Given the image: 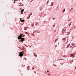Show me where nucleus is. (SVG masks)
I'll return each instance as SVG.
<instances>
[{
    "instance_id": "f257e3e1",
    "label": "nucleus",
    "mask_w": 76,
    "mask_h": 76,
    "mask_svg": "<svg viewBox=\"0 0 76 76\" xmlns=\"http://www.w3.org/2000/svg\"><path fill=\"white\" fill-rule=\"evenodd\" d=\"M24 53L23 52H21L19 53V56H20V57H22L23 56V54H24Z\"/></svg>"
},
{
    "instance_id": "f03ea898",
    "label": "nucleus",
    "mask_w": 76,
    "mask_h": 76,
    "mask_svg": "<svg viewBox=\"0 0 76 76\" xmlns=\"http://www.w3.org/2000/svg\"><path fill=\"white\" fill-rule=\"evenodd\" d=\"M22 37H23V34H20V36H19L18 37V39H20V38H22Z\"/></svg>"
},
{
    "instance_id": "7ed1b4c3",
    "label": "nucleus",
    "mask_w": 76,
    "mask_h": 76,
    "mask_svg": "<svg viewBox=\"0 0 76 76\" xmlns=\"http://www.w3.org/2000/svg\"><path fill=\"white\" fill-rule=\"evenodd\" d=\"M20 41H21V42H23V41H25V38H20Z\"/></svg>"
},
{
    "instance_id": "20e7f679",
    "label": "nucleus",
    "mask_w": 76,
    "mask_h": 76,
    "mask_svg": "<svg viewBox=\"0 0 76 76\" xmlns=\"http://www.w3.org/2000/svg\"><path fill=\"white\" fill-rule=\"evenodd\" d=\"M75 55L74 54H72L70 55V56H71V57H73V56H74Z\"/></svg>"
},
{
    "instance_id": "39448f33",
    "label": "nucleus",
    "mask_w": 76,
    "mask_h": 76,
    "mask_svg": "<svg viewBox=\"0 0 76 76\" xmlns=\"http://www.w3.org/2000/svg\"><path fill=\"white\" fill-rule=\"evenodd\" d=\"M20 20L22 22H24V20H22L21 18H20Z\"/></svg>"
},
{
    "instance_id": "423d86ee",
    "label": "nucleus",
    "mask_w": 76,
    "mask_h": 76,
    "mask_svg": "<svg viewBox=\"0 0 76 76\" xmlns=\"http://www.w3.org/2000/svg\"><path fill=\"white\" fill-rule=\"evenodd\" d=\"M65 31H66V29H64L63 30L62 32H63V33H64V32Z\"/></svg>"
},
{
    "instance_id": "0eeeda50",
    "label": "nucleus",
    "mask_w": 76,
    "mask_h": 76,
    "mask_svg": "<svg viewBox=\"0 0 76 76\" xmlns=\"http://www.w3.org/2000/svg\"><path fill=\"white\" fill-rule=\"evenodd\" d=\"M34 56L35 57H37V55H36L35 53L34 54Z\"/></svg>"
},
{
    "instance_id": "6e6552de",
    "label": "nucleus",
    "mask_w": 76,
    "mask_h": 76,
    "mask_svg": "<svg viewBox=\"0 0 76 76\" xmlns=\"http://www.w3.org/2000/svg\"><path fill=\"white\" fill-rule=\"evenodd\" d=\"M24 11V9H23V10H21V12H23Z\"/></svg>"
},
{
    "instance_id": "1a4fd4ad",
    "label": "nucleus",
    "mask_w": 76,
    "mask_h": 76,
    "mask_svg": "<svg viewBox=\"0 0 76 76\" xmlns=\"http://www.w3.org/2000/svg\"><path fill=\"white\" fill-rule=\"evenodd\" d=\"M70 45V44H69V45H68L67 46V48L68 47H69Z\"/></svg>"
},
{
    "instance_id": "9d476101",
    "label": "nucleus",
    "mask_w": 76,
    "mask_h": 76,
    "mask_svg": "<svg viewBox=\"0 0 76 76\" xmlns=\"http://www.w3.org/2000/svg\"><path fill=\"white\" fill-rule=\"evenodd\" d=\"M53 2H52V3H51V6H52L53 4Z\"/></svg>"
},
{
    "instance_id": "9b49d317",
    "label": "nucleus",
    "mask_w": 76,
    "mask_h": 76,
    "mask_svg": "<svg viewBox=\"0 0 76 76\" xmlns=\"http://www.w3.org/2000/svg\"><path fill=\"white\" fill-rule=\"evenodd\" d=\"M65 12V9H64L63 10V12L64 13Z\"/></svg>"
},
{
    "instance_id": "f8f14e48",
    "label": "nucleus",
    "mask_w": 76,
    "mask_h": 76,
    "mask_svg": "<svg viewBox=\"0 0 76 76\" xmlns=\"http://www.w3.org/2000/svg\"><path fill=\"white\" fill-rule=\"evenodd\" d=\"M72 24V22H71L69 24V26H70Z\"/></svg>"
},
{
    "instance_id": "ddd939ff",
    "label": "nucleus",
    "mask_w": 76,
    "mask_h": 76,
    "mask_svg": "<svg viewBox=\"0 0 76 76\" xmlns=\"http://www.w3.org/2000/svg\"><path fill=\"white\" fill-rule=\"evenodd\" d=\"M16 0H15L14 1V3H15V1Z\"/></svg>"
},
{
    "instance_id": "4468645a",
    "label": "nucleus",
    "mask_w": 76,
    "mask_h": 76,
    "mask_svg": "<svg viewBox=\"0 0 76 76\" xmlns=\"http://www.w3.org/2000/svg\"><path fill=\"white\" fill-rule=\"evenodd\" d=\"M21 14H23V12H21Z\"/></svg>"
},
{
    "instance_id": "2eb2a0df",
    "label": "nucleus",
    "mask_w": 76,
    "mask_h": 76,
    "mask_svg": "<svg viewBox=\"0 0 76 76\" xmlns=\"http://www.w3.org/2000/svg\"><path fill=\"white\" fill-rule=\"evenodd\" d=\"M24 36H25V34L23 35V37H24Z\"/></svg>"
},
{
    "instance_id": "dca6fc26",
    "label": "nucleus",
    "mask_w": 76,
    "mask_h": 76,
    "mask_svg": "<svg viewBox=\"0 0 76 76\" xmlns=\"http://www.w3.org/2000/svg\"><path fill=\"white\" fill-rule=\"evenodd\" d=\"M25 34H28V33H27V32H25Z\"/></svg>"
},
{
    "instance_id": "f3484780",
    "label": "nucleus",
    "mask_w": 76,
    "mask_h": 76,
    "mask_svg": "<svg viewBox=\"0 0 76 76\" xmlns=\"http://www.w3.org/2000/svg\"><path fill=\"white\" fill-rule=\"evenodd\" d=\"M72 45L73 46L74 45H75V44H72Z\"/></svg>"
},
{
    "instance_id": "a211bd4d",
    "label": "nucleus",
    "mask_w": 76,
    "mask_h": 76,
    "mask_svg": "<svg viewBox=\"0 0 76 76\" xmlns=\"http://www.w3.org/2000/svg\"><path fill=\"white\" fill-rule=\"evenodd\" d=\"M73 8H71L72 10H73Z\"/></svg>"
},
{
    "instance_id": "6ab92c4d",
    "label": "nucleus",
    "mask_w": 76,
    "mask_h": 76,
    "mask_svg": "<svg viewBox=\"0 0 76 76\" xmlns=\"http://www.w3.org/2000/svg\"><path fill=\"white\" fill-rule=\"evenodd\" d=\"M64 39H65V38H64V39H63V40H64Z\"/></svg>"
},
{
    "instance_id": "aec40b11",
    "label": "nucleus",
    "mask_w": 76,
    "mask_h": 76,
    "mask_svg": "<svg viewBox=\"0 0 76 76\" xmlns=\"http://www.w3.org/2000/svg\"><path fill=\"white\" fill-rule=\"evenodd\" d=\"M44 16H46V14H44Z\"/></svg>"
},
{
    "instance_id": "412c9836",
    "label": "nucleus",
    "mask_w": 76,
    "mask_h": 76,
    "mask_svg": "<svg viewBox=\"0 0 76 76\" xmlns=\"http://www.w3.org/2000/svg\"><path fill=\"white\" fill-rule=\"evenodd\" d=\"M53 20H54V19H55V18H53Z\"/></svg>"
},
{
    "instance_id": "4be33fe9",
    "label": "nucleus",
    "mask_w": 76,
    "mask_h": 76,
    "mask_svg": "<svg viewBox=\"0 0 76 76\" xmlns=\"http://www.w3.org/2000/svg\"><path fill=\"white\" fill-rule=\"evenodd\" d=\"M53 27H54L55 26V25H54L53 26Z\"/></svg>"
},
{
    "instance_id": "5701e85b",
    "label": "nucleus",
    "mask_w": 76,
    "mask_h": 76,
    "mask_svg": "<svg viewBox=\"0 0 76 76\" xmlns=\"http://www.w3.org/2000/svg\"><path fill=\"white\" fill-rule=\"evenodd\" d=\"M25 46H26V47H28V46H27L26 45H25Z\"/></svg>"
},
{
    "instance_id": "b1692460",
    "label": "nucleus",
    "mask_w": 76,
    "mask_h": 76,
    "mask_svg": "<svg viewBox=\"0 0 76 76\" xmlns=\"http://www.w3.org/2000/svg\"><path fill=\"white\" fill-rule=\"evenodd\" d=\"M47 72L48 73L49 72V71H47Z\"/></svg>"
},
{
    "instance_id": "393cba45",
    "label": "nucleus",
    "mask_w": 76,
    "mask_h": 76,
    "mask_svg": "<svg viewBox=\"0 0 76 76\" xmlns=\"http://www.w3.org/2000/svg\"><path fill=\"white\" fill-rule=\"evenodd\" d=\"M25 60H26V58H24Z\"/></svg>"
},
{
    "instance_id": "a878e982",
    "label": "nucleus",
    "mask_w": 76,
    "mask_h": 76,
    "mask_svg": "<svg viewBox=\"0 0 76 76\" xmlns=\"http://www.w3.org/2000/svg\"><path fill=\"white\" fill-rule=\"evenodd\" d=\"M32 69H34V68H32Z\"/></svg>"
},
{
    "instance_id": "bb28decb",
    "label": "nucleus",
    "mask_w": 76,
    "mask_h": 76,
    "mask_svg": "<svg viewBox=\"0 0 76 76\" xmlns=\"http://www.w3.org/2000/svg\"><path fill=\"white\" fill-rule=\"evenodd\" d=\"M75 69H76V67L75 68Z\"/></svg>"
},
{
    "instance_id": "cd10ccee",
    "label": "nucleus",
    "mask_w": 76,
    "mask_h": 76,
    "mask_svg": "<svg viewBox=\"0 0 76 76\" xmlns=\"http://www.w3.org/2000/svg\"><path fill=\"white\" fill-rule=\"evenodd\" d=\"M18 48H20L19 47H18Z\"/></svg>"
},
{
    "instance_id": "c85d7f7f",
    "label": "nucleus",
    "mask_w": 76,
    "mask_h": 76,
    "mask_svg": "<svg viewBox=\"0 0 76 76\" xmlns=\"http://www.w3.org/2000/svg\"><path fill=\"white\" fill-rule=\"evenodd\" d=\"M56 40H57V39H56Z\"/></svg>"
},
{
    "instance_id": "c756f323",
    "label": "nucleus",
    "mask_w": 76,
    "mask_h": 76,
    "mask_svg": "<svg viewBox=\"0 0 76 76\" xmlns=\"http://www.w3.org/2000/svg\"><path fill=\"white\" fill-rule=\"evenodd\" d=\"M30 48H31V47H30Z\"/></svg>"
},
{
    "instance_id": "7c9ffc66",
    "label": "nucleus",
    "mask_w": 76,
    "mask_h": 76,
    "mask_svg": "<svg viewBox=\"0 0 76 76\" xmlns=\"http://www.w3.org/2000/svg\"><path fill=\"white\" fill-rule=\"evenodd\" d=\"M17 0V1H18V0Z\"/></svg>"
}]
</instances>
